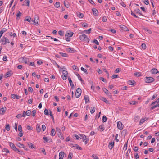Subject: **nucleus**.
<instances>
[{
	"mask_svg": "<svg viewBox=\"0 0 159 159\" xmlns=\"http://www.w3.org/2000/svg\"><path fill=\"white\" fill-rule=\"evenodd\" d=\"M79 39L80 40L82 41L86 42L88 43L89 42L90 40L89 39L85 34L80 35L79 36Z\"/></svg>",
	"mask_w": 159,
	"mask_h": 159,
	"instance_id": "1",
	"label": "nucleus"
},
{
	"mask_svg": "<svg viewBox=\"0 0 159 159\" xmlns=\"http://www.w3.org/2000/svg\"><path fill=\"white\" fill-rule=\"evenodd\" d=\"M34 20H32V22H33V24L38 25L39 24V16L37 15H35L34 17Z\"/></svg>",
	"mask_w": 159,
	"mask_h": 159,
	"instance_id": "2",
	"label": "nucleus"
},
{
	"mask_svg": "<svg viewBox=\"0 0 159 159\" xmlns=\"http://www.w3.org/2000/svg\"><path fill=\"white\" fill-rule=\"evenodd\" d=\"M80 138L83 139V141L85 142V144H86L89 140L88 138L86 137V136L84 134H80Z\"/></svg>",
	"mask_w": 159,
	"mask_h": 159,
	"instance_id": "3",
	"label": "nucleus"
},
{
	"mask_svg": "<svg viewBox=\"0 0 159 159\" xmlns=\"http://www.w3.org/2000/svg\"><path fill=\"white\" fill-rule=\"evenodd\" d=\"M144 80L146 83H149L153 82L154 79L152 77H146L144 78Z\"/></svg>",
	"mask_w": 159,
	"mask_h": 159,
	"instance_id": "4",
	"label": "nucleus"
},
{
	"mask_svg": "<svg viewBox=\"0 0 159 159\" xmlns=\"http://www.w3.org/2000/svg\"><path fill=\"white\" fill-rule=\"evenodd\" d=\"M62 75L61 76V77L63 80H66L68 75V73L67 71L63 70L62 71Z\"/></svg>",
	"mask_w": 159,
	"mask_h": 159,
	"instance_id": "5",
	"label": "nucleus"
},
{
	"mask_svg": "<svg viewBox=\"0 0 159 159\" xmlns=\"http://www.w3.org/2000/svg\"><path fill=\"white\" fill-rule=\"evenodd\" d=\"M119 26L120 28V30L122 31H128L129 29L125 25H120Z\"/></svg>",
	"mask_w": 159,
	"mask_h": 159,
	"instance_id": "6",
	"label": "nucleus"
},
{
	"mask_svg": "<svg viewBox=\"0 0 159 159\" xmlns=\"http://www.w3.org/2000/svg\"><path fill=\"white\" fill-rule=\"evenodd\" d=\"M81 93V89L80 88H78L76 91L75 96L76 98H78Z\"/></svg>",
	"mask_w": 159,
	"mask_h": 159,
	"instance_id": "7",
	"label": "nucleus"
},
{
	"mask_svg": "<svg viewBox=\"0 0 159 159\" xmlns=\"http://www.w3.org/2000/svg\"><path fill=\"white\" fill-rule=\"evenodd\" d=\"M9 145L11 148L14 151H17L18 148H16L15 145L11 142H9Z\"/></svg>",
	"mask_w": 159,
	"mask_h": 159,
	"instance_id": "8",
	"label": "nucleus"
},
{
	"mask_svg": "<svg viewBox=\"0 0 159 159\" xmlns=\"http://www.w3.org/2000/svg\"><path fill=\"white\" fill-rule=\"evenodd\" d=\"M117 126L118 129L121 130L123 128V125L120 121H118L117 122Z\"/></svg>",
	"mask_w": 159,
	"mask_h": 159,
	"instance_id": "9",
	"label": "nucleus"
},
{
	"mask_svg": "<svg viewBox=\"0 0 159 159\" xmlns=\"http://www.w3.org/2000/svg\"><path fill=\"white\" fill-rule=\"evenodd\" d=\"M19 61H21L23 63H24L25 64H27V61L28 60L26 58L22 57L19 58Z\"/></svg>",
	"mask_w": 159,
	"mask_h": 159,
	"instance_id": "10",
	"label": "nucleus"
},
{
	"mask_svg": "<svg viewBox=\"0 0 159 159\" xmlns=\"http://www.w3.org/2000/svg\"><path fill=\"white\" fill-rule=\"evenodd\" d=\"M0 42H2V43L3 45H5L6 43V37L3 36L1 39Z\"/></svg>",
	"mask_w": 159,
	"mask_h": 159,
	"instance_id": "11",
	"label": "nucleus"
},
{
	"mask_svg": "<svg viewBox=\"0 0 159 159\" xmlns=\"http://www.w3.org/2000/svg\"><path fill=\"white\" fill-rule=\"evenodd\" d=\"M11 96V97L13 99L16 98L17 99H18L21 98V96L17 95L15 94H12Z\"/></svg>",
	"mask_w": 159,
	"mask_h": 159,
	"instance_id": "12",
	"label": "nucleus"
},
{
	"mask_svg": "<svg viewBox=\"0 0 159 159\" xmlns=\"http://www.w3.org/2000/svg\"><path fill=\"white\" fill-rule=\"evenodd\" d=\"M92 11L93 13L95 16H98V10L96 8L92 9Z\"/></svg>",
	"mask_w": 159,
	"mask_h": 159,
	"instance_id": "13",
	"label": "nucleus"
},
{
	"mask_svg": "<svg viewBox=\"0 0 159 159\" xmlns=\"http://www.w3.org/2000/svg\"><path fill=\"white\" fill-rule=\"evenodd\" d=\"M114 142L111 141L109 143V148L110 149H112L114 147Z\"/></svg>",
	"mask_w": 159,
	"mask_h": 159,
	"instance_id": "14",
	"label": "nucleus"
},
{
	"mask_svg": "<svg viewBox=\"0 0 159 159\" xmlns=\"http://www.w3.org/2000/svg\"><path fill=\"white\" fill-rule=\"evenodd\" d=\"M43 139L46 142L50 143L52 142V139H51L48 138L46 137H43Z\"/></svg>",
	"mask_w": 159,
	"mask_h": 159,
	"instance_id": "15",
	"label": "nucleus"
},
{
	"mask_svg": "<svg viewBox=\"0 0 159 159\" xmlns=\"http://www.w3.org/2000/svg\"><path fill=\"white\" fill-rule=\"evenodd\" d=\"M12 74H13V73H12V71H9L7 72L6 73L5 76L6 77H10V76H11V75H12Z\"/></svg>",
	"mask_w": 159,
	"mask_h": 159,
	"instance_id": "16",
	"label": "nucleus"
},
{
	"mask_svg": "<svg viewBox=\"0 0 159 159\" xmlns=\"http://www.w3.org/2000/svg\"><path fill=\"white\" fill-rule=\"evenodd\" d=\"M73 34V33L72 32H68L66 33L65 37H72Z\"/></svg>",
	"mask_w": 159,
	"mask_h": 159,
	"instance_id": "17",
	"label": "nucleus"
},
{
	"mask_svg": "<svg viewBox=\"0 0 159 159\" xmlns=\"http://www.w3.org/2000/svg\"><path fill=\"white\" fill-rule=\"evenodd\" d=\"M103 91L104 92H105V93L106 94V95L108 96H110V94H111L110 92L106 88H104L103 89Z\"/></svg>",
	"mask_w": 159,
	"mask_h": 159,
	"instance_id": "18",
	"label": "nucleus"
},
{
	"mask_svg": "<svg viewBox=\"0 0 159 159\" xmlns=\"http://www.w3.org/2000/svg\"><path fill=\"white\" fill-rule=\"evenodd\" d=\"M151 72L153 74H155L157 73H159V72L158 71L157 69L156 68H153L151 69Z\"/></svg>",
	"mask_w": 159,
	"mask_h": 159,
	"instance_id": "19",
	"label": "nucleus"
},
{
	"mask_svg": "<svg viewBox=\"0 0 159 159\" xmlns=\"http://www.w3.org/2000/svg\"><path fill=\"white\" fill-rule=\"evenodd\" d=\"M68 80L70 84V86H71V88L72 89L74 88V85L73 84V83L72 81L71 80V79L70 78V77H69L68 78Z\"/></svg>",
	"mask_w": 159,
	"mask_h": 159,
	"instance_id": "20",
	"label": "nucleus"
},
{
	"mask_svg": "<svg viewBox=\"0 0 159 159\" xmlns=\"http://www.w3.org/2000/svg\"><path fill=\"white\" fill-rule=\"evenodd\" d=\"M84 99L85 101V103H89L90 102L89 98L88 95H85L84 96Z\"/></svg>",
	"mask_w": 159,
	"mask_h": 159,
	"instance_id": "21",
	"label": "nucleus"
},
{
	"mask_svg": "<svg viewBox=\"0 0 159 159\" xmlns=\"http://www.w3.org/2000/svg\"><path fill=\"white\" fill-rule=\"evenodd\" d=\"M65 153L61 151L59 153V158H63Z\"/></svg>",
	"mask_w": 159,
	"mask_h": 159,
	"instance_id": "22",
	"label": "nucleus"
},
{
	"mask_svg": "<svg viewBox=\"0 0 159 159\" xmlns=\"http://www.w3.org/2000/svg\"><path fill=\"white\" fill-rule=\"evenodd\" d=\"M31 18L30 17H27L24 20V21H27L29 22H30L31 24H32L31 22H32V20H31Z\"/></svg>",
	"mask_w": 159,
	"mask_h": 159,
	"instance_id": "23",
	"label": "nucleus"
},
{
	"mask_svg": "<svg viewBox=\"0 0 159 159\" xmlns=\"http://www.w3.org/2000/svg\"><path fill=\"white\" fill-rule=\"evenodd\" d=\"M66 51L68 52L73 53L74 52V50L73 48H67L66 49Z\"/></svg>",
	"mask_w": 159,
	"mask_h": 159,
	"instance_id": "24",
	"label": "nucleus"
},
{
	"mask_svg": "<svg viewBox=\"0 0 159 159\" xmlns=\"http://www.w3.org/2000/svg\"><path fill=\"white\" fill-rule=\"evenodd\" d=\"M36 129L37 131V132L38 133H39L41 131V128L40 127V125L38 124L36 126Z\"/></svg>",
	"mask_w": 159,
	"mask_h": 159,
	"instance_id": "25",
	"label": "nucleus"
},
{
	"mask_svg": "<svg viewBox=\"0 0 159 159\" xmlns=\"http://www.w3.org/2000/svg\"><path fill=\"white\" fill-rule=\"evenodd\" d=\"M77 15L78 17L80 18H83L84 16V15L83 14L80 13V12L77 13Z\"/></svg>",
	"mask_w": 159,
	"mask_h": 159,
	"instance_id": "26",
	"label": "nucleus"
},
{
	"mask_svg": "<svg viewBox=\"0 0 159 159\" xmlns=\"http://www.w3.org/2000/svg\"><path fill=\"white\" fill-rule=\"evenodd\" d=\"M100 99L101 100L104 102L106 103H108V102L107 100V99L104 97H102L100 98Z\"/></svg>",
	"mask_w": 159,
	"mask_h": 159,
	"instance_id": "27",
	"label": "nucleus"
},
{
	"mask_svg": "<svg viewBox=\"0 0 159 159\" xmlns=\"http://www.w3.org/2000/svg\"><path fill=\"white\" fill-rule=\"evenodd\" d=\"M56 134L55 130L54 129H52L51 131V135L52 136H54Z\"/></svg>",
	"mask_w": 159,
	"mask_h": 159,
	"instance_id": "28",
	"label": "nucleus"
},
{
	"mask_svg": "<svg viewBox=\"0 0 159 159\" xmlns=\"http://www.w3.org/2000/svg\"><path fill=\"white\" fill-rule=\"evenodd\" d=\"M17 146L19 148H24V145L20 143H18L16 144Z\"/></svg>",
	"mask_w": 159,
	"mask_h": 159,
	"instance_id": "29",
	"label": "nucleus"
},
{
	"mask_svg": "<svg viewBox=\"0 0 159 159\" xmlns=\"http://www.w3.org/2000/svg\"><path fill=\"white\" fill-rule=\"evenodd\" d=\"M95 107H91L90 110V112L91 114H93L95 112Z\"/></svg>",
	"mask_w": 159,
	"mask_h": 159,
	"instance_id": "30",
	"label": "nucleus"
},
{
	"mask_svg": "<svg viewBox=\"0 0 159 159\" xmlns=\"http://www.w3.org/2000/svg\"><path fill=\"white\" fill-rule=\"evenodd\" d=\"M146 120L147 119L145 118H141L139 124L140 125L141 124H143Z\"/></svg>",
	"mask_w": 159,
	"mask_h": 159,
	"instance_id": "31",
	"label": "nucleus"
},
{
	"mask_svg": "<svg viewBox=\"0 0 159 159\" xmlns=\"http://www.w3.org/2000/svg\"><path fill=\"white\" fill-rule=\"evenodd\" d=\"M28 146L31 149H32L34 148V146L33 145L32 143H28Z\"/></svg>",
	"mask_w": 159,
	"mask_h": 159,
	"instance_id": "32",
	"label": "nucleus"
},
{
	"mask_svg": "<svg viewBox=\"0 0 159 159\" xmlns=\"http://www.w3.org/2000/svg\"><path fill=\"white\" fill-rule=\"evenodd\" d=\"M60 4L59 2H56L54 4V6L56 8H58L60 6Z\"/></svg>",
	"mask_w": 159,
	"mask_h": 159,
	"instance_id": "33",
	"label": "nucleus"
},
{
	"mask_svg": "<svg viewBox=\"0 0 159 159\" xmlns=\"http://www.w3.org/2000/svg\"><path fill=\"white\" fill-rule=\"evenodd\" d=\"M7 29L6 28H3L0 31V32L2 34H3V33L7 31Z\"/></svg>",
	"mask_w": 159,
	"mask_h": 159,
	"instance_id": "34",
	"label": "nucleus"
},
{
	"mask_svg": "<svg viewBox=\"0 0 159 159\" xmlns=\"http://www.w3.org/2000/svg\"><path fill=\"white\" fill-rule=\"evenodd\" d=\"M73 157V155L72 153L70 152L68 156V158L69 159H72Z\"/></svg>",
	"mask_w": 159,
	"mask_h": 159,
	"instance_id": "35",
	"label": "nucleus"
},
{
	"mask_svg": "<svg viewBox=\"0 0 159 159\" xmlns=\"http://www.w3.org/2000/svg\"><path fill=\"white\" fill-rule=\"evenodd\" d=\"M24 2L26 4H23L22 5H26L28 6H29L30 1L29 0H25L24 1Z\"/></svg>",
	"mask_w": 159,
	"mask_h": 159,
	"instance_id": "36",
	"label": "nucleus"
},
{
	"mask_svg": "<svg viewBox=\"0 0 159 159\" xmlns=\"http://www.w3.org/2000/svg\"><path fill=\"white\" fill-rule=\"evenodd\" d=\"M107 120V118L105 116H103L102 117V122H106Z\"/></svg>",
	"mask_w": 159,
	"mask_h": 159,
	"instance_id": "37",
	"label": "nucleus"
},
{
	"mask_svg": "<svg viewBox=\"0 0 159 159\" xmlns=\"http://www.w3.org/2000/svg\"><path fill=\"white\" fill-rule=\"evenodd\" d=\"M134 81L132 80H129L128 82V83L130 85H133L134 84Z\"/></svg>",
	"mask_w": 159,
	"mask_h": 159,
	"instance_id": "38",
	"label": "nucleus"
},
{
	"mask_svg": "<svg viewBox=\"0 0 159 159\" xmlns=\"http://www.w3.org/2000/svg\"><path fill=\"white\" fill-rule=\"evenodd\" d=\"M140 10L139 9H136L134 10V12L136 13H139V14L142 15V13L140 12Z\"/></svg>",
	"mask_w": 159,
	"mask_h": 159,
	"instance_id": "39",
	"label": "nucleus"
},
{
	"mask_svg": "<svg viewBox=\"0 0 159 159\" xmlns=\"http://www.w3.org/2000/svg\"><path fill=\"white\" fill-rule=\"evenodd\" d=\"M134 75L136 76L139 77L141 76L140 72H136L134 73Z\"/></svg>",
	"mask_w": 159,
	"mask_h": 159,
	"instance_id": "40",
	"label": "nucleus"
},
{
	"mask_svg": "<svg viewBox=\"0 0 159 159\" xmlns=\"http://www.w3.org/2000/svg\"><path fill=\"white\" fill-rule=\"evenodd\" d=\"M59 54L61 55V56L63 57H66L67 56V54L66 53H63L62 52H60L59 53Z\"/></svg>",
	"mask_w": 159,
	"mask_h": 159,
	"instance_id": "41",
	"label": "nucleus"
},
{
	"mask_svg": "<svg viewBox=\"0 0 159 159\" xmlns=\"http://www.w3.org/2000/svg\"><path fill=\"white\" fill-rule=\"evenodd\" d=\"M65 6L67 8H68L69 6V5L68 4V2L67 1H64V2Z\"/></svg>",
	"mask_w": 159,
	"mask_h": 159,
	"instance_id": "42",
	"label": "nucleus"
},
{
	"mask_svg": "<svg viewBox=\"0 0 159 159\" xmlns=\"http://www.w3.org/2000/svg\"><path fill=\"white\" fill-rule=\"evenodd\" d=\"M21 13H20V12H19L16 15V19H19L20 18V17L21 16Z\"/></svg>",
	"mask_w": 159,
	"mask_h": 159,
	"instance_id": "43",
	"label": "nucleus"
},
{
	"mask_svg": "<svg viewBox=\"0 0 159 159\" xmlns=\"http://www.w3.org/2000/svg\"><path fill=\"white\" fill-rule=\"evenodd\" d=\"M159 107V103L157 104H156L155 105L152 106L151 108V110H153L156 107Z\"/></svg>",
	"mask_w": 159,
	"mask_h": 159,
	"instance_id": "44",
	"label": "nucleus"
},
{
	"mask_svg": "<svg viewBox=\"0 0 159 159\" xmlns=\"http://www.w3.org/2000/svg\"><path fill=\"white\" fill-rule=\"evenodd\" d=\"M127 142L125 143L124 145V147L123 148V150L125 151L127 149Z\"/></svg>",
	"mask_w": 159,
	"mask_h": 159,
	"instance_id": "45",
	"label": "nucleus"
},
{
	"mask_svg": "<svg viewBox=\"0 0 159 159\" xmlns=\"http://www.w3.org/2000/svg\"><path fill=\"white\" fill-rule=\"evenodd\" d=\"M26 112V115L28 116L30 115L31 113V111L30 110H28Z\"/></svg>",
	"mask_w": 159,
	"mask_h": 159,
	"instance_id": "46",
	"label": "nucleus"
},
{
	"mask_svg": "<svg viewBox=\"0 0 159 159\" xmlns=\"http://www.w3.org/2000/svg\"><path fill=\"white\" fill-rule=\"evenodd\" d=\"M121 71V69L119 68H117L115 71V73H118Z\"/></svg>",
	"mask_w": 159,
	"mask_h": 159,
	"instance_id": "47",
	"label": "nucleus"
},
{
	"mask_svg": "<svg viewBox=\"0 0 159 159\" xmlns=\"http://www.w3.org/2000/svg\"><path fill=\"white\" fill-rule=\"evenodd\" d=\"M141 47H142V48L143 49H144V50L146 48V45L145 43H143L141 44Z\"/></svg>",
	"mask_w": 159,
	"mask_h": 159,
	"instance_id": "48",
	"label": "nucleus"
},
{
	"mask_svg": "<svg viewBox=\"0 0 159 159\" xmlns=\"http://www.w3.org/2000/svg\"><path fill=\"white\" fill-rule=\"evenodd\" d=\"M81 70H82V71H84V72L86 74H88V73L87 72V70L85 69H84L83 67H81Z\"/></svg>",
	"mask_w": 159,
	"mask_h": 159,
	"instance_id": "49",
	"label": "nucleus"
},
{
	"mask_svg": "<svg viewBox=\"0 0 159 159\" xmlns=\"http://www.w3.org/2000/svg\"><path fill=\"white\" fill-rule=\"evenodd\" d=\"M92 30L91 28L89 29L88 30L84 31L86 34H89L90 33Z\"/></svg>",
	"mask_w": 159,
	"mask_h": 159,
	"instance_id": "50",
	"label": "nucleus"
},
{
	"mask_svg": "<svg viewBox=\"0 0 159 159\" xmlns=\"http://www.w3.org/2000/svg\"><path fill=\"white\" fill-rule=\"evenodd\" d=\"M49 115H50L51 116V118L52 119V120H54V117H53V114H52V113L51 111L50 110V111H49Z\"/></svg>",
	"mask_w": 159,
	"mask_h": 159,
	"instance_id": "51",
	"label": "nucleus"
},
{
	"mask_svg": "<svg viewBox=\"0 0 159 159\" xmlns=\"http://www.w3.org/2000/svg\"><path fill=\"white\" fill-rule=\"evenodd\" d=\"M5 128L7 130L9 131L10 130V127L9 126V125L8 124L6 126Z\"/></svg>",
	"mask_w": 159,
	"mask_h": 159,
	"instance_id": "52",
	"label": "nucleus"
},
{
	"mask_svg": "<svg viewBox=\"0 0 159 159\" xmlns=\"http://www.w3.org/2000/svg\"><path fill=\"white\" fill-rule=\"evenodd\" d=\"M139 119V117L138 116H136L134 118V120L135 121H138Z\"/></svg>",
	"mask_w": 159,
	"mask_h": 159,
	"instance_id": "53",
	"label": "nucleus"
},
{
	"mask_svg": "<svg viewBox=\"0 0 159 159\" xmlns=\"http://www.w3.org/2000/svg\"><path fill=\"white\" fill-rule=\"evenodd\" d=\"M143 2L146 5L149 4V2L148 0H143Z\"/></svg>",
	"mask_w": 159,
	"mask_h": 159,
	"instance_id": "54",
	"label": "nucleus"
},
{
	"mask_svg": "<svg viewBox=\"0 0 159 159\" xmlns=\"http://www.w3.org/2000/svg\"><path fill=\"white\" fill-rule=\"evenodd\" d=\"M17 151H18V152H19L20 154L21 155H24V152L23 151L21 150H19V149H18V150H17Z\"/></svg>",
	"mask_w": 159,
	"mask_h": 159,
	"instance_id": "55",
	"label": "nucleus"
},
{
	"mask_svg": "<svg viewBox=\"0 0 159 159\" xmlns=\"http://www.w3.org/2000/svg\"><path fill=\"white\" fill-rule=\"evenodd\" d=\"M6 107H2L1 109L0 110L2 112V113H4L6 111Z\"/></svg>",
	"mask_w": 159,
	"mask_h": 159,
	"instance_id": "56",
	"label": "nucleus"
},
{
	"mask_svg": "<svg viewBox=\"0 0 159 159\" xmlns=\"http://www.w3.org/2000/svg\"><path fill=\"white\" fill-rule=\"evenodd\" d=\"M102 21L103 22H106L107 20V19L106 16H103L102 18Z\"/></svg>",
	"mask_w": 159,
	"mask_h": 159,
	"instance_id": "57",
	"label": "nucleus"
},
{
	"mask_svg": "<svg viewBox=\"0 0 159 159\" xmlns=\"http://www.w3.org/2000/svg\"><path fill=\"white\" fill-rule=\"evenodd\" d=\"M99 128L100 129H102V131H103L105 129V128H104V127L103 126V125H100L99 127Z\"/></svg>",
	"mask_w": 159,
	"mask_h": 159,
	"instance_id": "58",
	"label": "nucleus"
},
{
	"mask_svg": "<svg viewBox=\"0 0 159 159\" xmlns=\"http://www.w3.org/2000/svg\"><path fill=\"white\" fill-rule=\"evenodd\" d=\"M44 114L46 115H49V113H48V111L47 109H45L44 111Z\"/></svg>",
	"mask_w": 159,
	"mask_h": 159,
	"instance_id": "59",
	"label": "nucleus"
},
{
	"mask_svg": "<svg viewBox=\"0 0 159 159\" xmlns=\"http://www.w3.org/2000/svg\"><path fill=\"white\" fill-rule=\"evenodd\" d=\"M18 130L20 132H21V131H22V127H21V125H19L18 126Z\"/></svg>",
	"mask_w": 159,
	"mask_h": 159,
	"instance_id": "60",
	"label": "nucleus"
},
{
	"mask_svg": "<svg viewBox=\"0 0 159 159\" xmlns=\"http://www.w3.org/2000/svg\"><path fill=\"white\" fill-rule=\"evenodd\" d=\"M59 137L62 139H64V137L62 134L61 133H60L59 134H58Z\"/></svg>",
	"mask_w": 159,
	"mask_h": 159,
	"instance_id": "61",
	"label": "nucleus"
},
{
	"mask_svg": "<svg viewBox=\"0 0 159 159\" xmlns=\"http://www.w3.org/2000/svg\"><path fill=\"white\" fill-rule=\"evenodd\" d=\"M92 157L94 159H99L98 157L95 155L93 154L92 156Z\"/></svg>",
	"mask_w": 159,
	"mask_h": 159,
	"instance_id": "62",
	"label": "nucleus"
},
{
	"mask_svg": "<svg viewBox=\"0 0 159 159\" xmlns=\"http://www.w3.org/2000/svg\"><path fill=\"white\" fill-rule=\"evenodd\" d=\"M119 77V76L116 75H113L111 77L112 79L117 78Z\"/></svg>",
	"mask_w": 159,
	"mask_h": 159,
	"instance_id": "63",
	"label": "nucleus"
},
{
	"mask_svg": "<svg viewBox=\"0 0 159 159\" xmlns=\"http://www.w3.org/2000/svg\"><path fill=\"white\" fill-rule=\"evenodd\" d=\"M27 129L28 130H31L33 129V128L32 127L28 125L27 127Z\"/></svg>",
	"mask_w": 159,
	"mask_h": 159,
	"instance_id": "64",
	"label": "nucleus"
}]
</instances>
